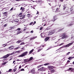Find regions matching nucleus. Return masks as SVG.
I'll list each match as a JSON object with an SVG mask.
<instances>
[{"mask_svg": "<svg viewBox=\"0 0 74 74\" xmlns=\"http://www.w3.org/2000/svg\"><path fill=\"white\" fill-rule=\"evenodd\" d=\"M16 53V52H13V53H10L6 55H5V56H3L2 58L3 59H5V58H7L10 55H14V54H15Z\"/></svg>", "mask_w": 74, "mask_h": 74, "instance_id": "obj_1", "label": "nucleus"}, {"mask_svg": "<svg viewBox=\"0 0 74 74\" xmlns=\"http://www.w3.org/2000/svg\"><path fill=\"white\" fill-rule=\"evenodd\" d=\"M28 53V51H25L22 53L21 55L19 56L18 57H23L26 56L27 54Z\"/></svg>", "mask_w": 74, "mask_h": 74, "instance_id": "obj_2", "label": "nucleus"}, {"mask_svg": "<svg viewBox=\"0 0 74 74\" xmlns=\"http://www.w3.org/2000/svg\"><path fill=\"white\" fill-rule=\"evenodd\" d=\"M61 37H62L61 38L62 39H64V38H66L67 37V35L66 34V33H64L61 35Z\"/></svg>", "mask_w": 74, "mask_h": 74, "instance_id": "obj_3", "label": "nucleus"}, {"mask_svg": "<svg viewBox=\"0 0 74 74\" xmlns=\"http://www.w3.org/2000/svg\"><path fill=\"white\" fill-rule=\"evenodd\" d=\"M38 71H45V68L44 67H42L40 69H38Z\"/></svg>", "mask_w": 74, "mask_h": 74, "instance_id": "obj_4", "label": "nucleus"}, {"mask_svg": "<svg viewBox=\"0 0 74 74\" xmlns=\"http://www.w3.org/2000/svg\"><path fill=\"white\" fill-rule=\"evenodd\" d=\"M49 33L48 34V35H52L53 34H54L55 33V30H53L51 31H50L49 32Z\"/></svg>", "mask_w": 74, "mask_h": 74, "instance_id": "obj_5", "label": "nucleus"}, {"mask_svg": "<svg viewBox=\"0 0 74 74\" xmlns=\"http://www.w3.org/2000/svg\"><path fill=\"white\" fill-rule=\"evenodd\" d=\"M58 18L57 17V16H56V15L54 16L53 17V20H51V21H52V22H55V21Z\"/></svg>", "mask_w": 74, "mask_h": 74, "instance_id": "obj_6", "label": "nucleus"}, {"mask_svg": "<svg viewBox=\"0 0 74 74\" xmlns=\"http://www.w3.org/2000/svg\"><path fill=\"white\" fill-rule=\"evenodd\" d=\"M73 43L74 42H72V43H69L68 44L64 46V47L65 48H66V47H70V46L71 45H72V44H73Z\"/></svg>", "mask_w": 74, "mask_h": 74, "instance_id": "obj_7", "label": "nucleus"}, {"mask_svg": "<svg viewBox=\"0 0 74 74\" xmlns=\"http://www.w3.org/2000/svg\"><path fill=\"white\" fill-rule=\"evenodd\" d=\"M36 69H33L32 70L30 71L31 73H32V74H36Z\"/></svg>", "mask_w": 74, "mask_h": 74, "instance_id": "obj_8", "label": "nucleus"}, {"mask_svg": "<svg viewBox=\"0 0 74 74\" xmlns=\"http://www.w3.org/2000/svg\"><path fill=\"white\" fill-rule=\"evenodd\" d=\"M68 71H71V72H74V69L69 68V69H68Z\"/></svg>", "mask_w": 74, "mask_h": 74, "instance_id": "obj_9", "label": "nucleus"}, {"mask_svg": "<svg viewBox=\"0 0 74 74\" xmlns=\"http://www.w3.org/2000/svg\"><path fill=\"white\" fill-rule=\"evenodd\" d=\"M49 38H50V37H46L45 38L44 41H45L46 42L49 39Z\"/></svg>", "mask_w": 74, "mask_h": 74, "instance_id": "obj_10", "label": "nucleus"}, {"mask_svg": "<svg viewBox=\"0 0 74 74\" xmlns=\"http://www.w3.org/2000/svg\"><path fill=\"white\" fill-rule=\"evenodd\" d=\"M59 8H57L56 9V11H55V12L56 13L60 12V10H59Z\"/></svg>", "mask_w": 74, "mask_h": 74, "instance_id": "obj_11", "label": "nucleus"}, {"mask_svg": "<svg viewBox=\"0 0 74 74\" xmlns=\"http://www.w3.org/2000/svg\"><path fill=\"white\" fill-rule=\"evenodd\" d=\"M53 66H48V69L49 70H51V69H53Z\"/></svg>", "mask_w": 74, "mask_h": 74, "instance_id": "obj_12", "label": "nucleus"}, {"mask_svg": "<svg viewBox=\"0 0 74 74\" xmlns=\"http://www.w3.org/2000/svg\"><path fill=\"white\" fill-rule=\"evenodd\" d=\"M56 71L55 69H52L51 71V73L52 74L53 73H56Z\"/></svg>", "mask_w": 74, "mask_h": 74, "instance_id": "obj_13", "label": "nucleus"}, {"mask_svg": "<svg viewBox=\"0 0 74 74\" xmlns=\"http://www.w3.org/2000/svg\"><path fill=\"white\" fill-rule=\"evenodd\" d=\"M25 8H23V7H21L20 8V10H22V11L23 12L24 11H25Z\"/></svg>", "mask_w": 74, "mask_h": 74, "instance_id": "obj_14", "label": "nucleus"}, {"mask_svg": "<svg viewBox=\"0 0 74 74\" xmlns=\"http://www.w3.org/2000/svg\"><path fill=\"white\" fill-rule=\"evenodd\" d=\"M24 61L25 62H29V60L28 59H25L24 60Z\"/></svg>", "mask_w": 74, "mask_h": 74, "instance_id": "obj_15", "label": "nucleus"}, {"mask_svg": "<svg viewBox=\"0 0 74 74\" xmlns=\"http://www.w3.org/2000/svg\"><path fill=\"white\" fill-rule=\"evenodd\" d=\"M37 37V36H36L35 37H34L33 38H30V40H34L35 39V38H36Z\"/></svg>", "mask_w": 74, "mask_h": 74, "instance_id": "obj_16", "label": "nucleus"}, {"mask_svg": "<svg viewBox=\"0 0 74 74\" xmlns=\"http://www.w3.org/2000/svg\"><path fill=\"white\" fill-rule=\"evenodd\" d=\"M22 33V31L21 30L20 31H18L17 32V34H20V33Z\"/></svg>", "mask_w": 74, "mask_h": 74, "instance_id": "obj_17", "label": "nucleus"}, {"mask_svg": "<svg viewBox=\"0 0 74 74\" xmlns=\"http://www.w3.org/2000/svg\"><path fill=\"white\" fill-rule=\"evenodd\" d=\"M66 7H67V6H66V5H64V6H63L64 8H63V10H65V9H66Z\"/></svg>", "mask_w": 74, "mask_h": 74, "instance_id": "obj_18", "label": "nucleus"}, {"mask_svg": "<svg viewBox=\"0 0 74 74\" xmlns=\"http://www.w3.org/2000/svg\"><path fill=\"white\" fill-rule=\"evenodd\" d=\"M33 59V57H31V58H30L29 59V62H30V61H31V60H32Z\"/></svg>", "mask_w": 74, "mask_h": 74, "instance_id": "obj_19", "label": "nucleus"}, {"mask_svg": "<svg viewBox=\"0 0 74 74\" xmlns=\"http://www.w3.org/2000/svg\"><path fill=\"white\" fill-rule=\"evenodd\" d=\"M7 14H8L7 12H5L3 13V15H7Z\"/></svg>", "mask_w": 74, "mask_h": 74, "instance_id": "obj_20", "label": "nucleus"}, {"mask_svg": "<svg viewBox=\"0 0 74 74\" xmlns=\"http://www.w3.org/2000/svg\"><path fill=\"white\" fill-rule=\"evenodd\" d=\"M33 50H34V49H32V50H31L29 53V54H30V53H32L33 52Z\"/></svg>", "mask_w": 74, "mask_h": 74, "instance_id": "obj_21", "label": "nucleus"}, {"mask_svg": "<svg viewBox=\"0 0 74 74\" xmlns=\"http://www.w3.org/2000/svg\"><path fill=\"white\" fill-rule=\"evenodd\" d=\"M73 57H70L68 58V59L69 60H71V59H73Z\"/></svg>", "mask_w": 74, "mask_h": 74, "instance_id": "obj_22", "label": "nucleus"}, {"mask_svg": "<svg viewBox=\"0 0 74 74\" xmlns=\"http://www.w3.org/2000/svg\"><path fill=\"white\" fill-rule=\"evenodd\" d=\"M22 40H18L16 42H17L18 44H19V43H20V42H22Z\"/></svg>", "mask_w": 74, "mask_h": 74, "instance_id": "obj_23", "label": "nucleus"}, {"mask_svg": "<svg viewBox=\"0 0 74 74\" xmlns=\"http://www.w3.org/2000/svg\"><path fill=\"white\" fill-rule=\"evenodd\" d=\"M25 44V43L23 42H22L20 44V45H24Z\"/></svg>", "mask_w": 74, "mask_h": 74, "instance_id": "obj_24", "label": "nucleus"}, {"mask_svg": "<svg viewBox=\"0 0 74 74\" xmlns=\"http://www.w3.org/2000/svg\"><path fill=\"white\" fill-rule=\"evenodd\" d=\"M21 29L20 28H18V29H16V30H18V31H20Z\"/></svg>", "mask_w": 74, "mask_h": 74, "instance_id": "obj_25", "label": "nucleus"}, {"mask_svg": "<svg viewBox=\"0 0 74 74\" xmlns=\"http://www.w3.org/2000/svg\"><path fill=\"white\" fill-rule=\"evenodd\" d=\"M49 64V63H47L44 64V66H47V65H48Z\"/></svg>", "mask_w": 74, "mask_h": 74, "instance_id": "obj_26", "label": "nucleus"}, {"mask_svg": "<svg viewBox=\"0 0 74 74\" xmlns=\"http://www.w3.org/2000/svg\"><path fill=\"white\" fill-rule=\"evenodd\" d=\"M42 66V65H41L38 66L37 67L38 69H39V68H40V67H41V66Z\"/></svg>", "mask_w": 74, "mask_h": 74, "instance_id": "obj_27", "label": "nucleus"}, {"mask_svg": "<svg viewBox=\"0 0 74 74\" xmlns=\"http://www.w3.org/2000/svg\"><path fill=\"white\" fill-rule=\"evenodd\" d=\"M42 48H41L39 50H38V52H40V51H41V50H42Z\"/></svg>", "mask_w": 74, "mask_h": 74, "instance_id": "obj_28", "label": "nucleus"}, {"mask_svg": "<svg viewBox=\"0 0 74 74\" xmlns=\"http://www.w3.org/2000/svg\"><path fill=\"white\" fill-rule=\"evenodd\" d=\"M31 15L30 14H28L27 15V16H27V17H29V16H30Z\"/></svg>", "mask_w": 74, "mask_h": 74, "instance_id": "obj_29", "label": "nucleus"}, {"mask_svg": "<svg viewBox=\"0 0 74 74\" xmlns=\"http://www.w3.org/2000/svg\"><path fill=\"white\" fill-rule=\"evenodd\" d=\"M65 48L64 46V47H60V48H59V49H62V48Z\"/></svg>", "mask_w": 74, "mask_h": 74, "instance_id": "obj_30", "label": "nucleus"}, {"mask_svg": "<svg viewBox=\"0 0 74 74\" xmlns=\"http://www.w3.org/2000/svg\"><path fill=\"white\" fill-rule=\"evenodd\" d=\"M10 29H14V27H13V26L10 27Z\"/></svg>", "mask_w": 74, "mask_h": 74, "instance_id": "obj_31", "label": "nucleus"}, {"mask_svg": "<svg viewBox=\"0 0 74 74\" xmlns=\"http://www.w3.org/2000/svg\"><path fill=\"white\" fill-rule=\"evenodd\" d=\"M16 71V68L14 69L13 70V71L14 72H15Z\"/></svg>", "mask_w": 74, "mask_h": 74, "instance_id": "obj_32", "label": "nucleus"}, {"mask_svg": "<svg viewBox=\"0 0 74 74\" xmlns=\"http://www.w3.org/2000/svg\"><path fill=\"white\" fill-rule=\"evenodd\" d=\"M40 30H42V29H43V27H41L40 28Z\"/></svg>", "mask_w": 74, "mask_h": 74, "instance_id": "obj_33", "label": "nucleus"}, {"mask_svg": "<svg viewBox=\"0 0 74 74\" xmlns=\"http://www.w3.org/2000/svg\"><path fill=\"white\" fill-rule=\"evenodd\" d=\"M62 30H63V29H60L58 30V32H60V31H62Z\"/></svg>", "mask_w": 74, "mask_h": 74, "instance_id": "obj_34", "label": "nucleus"}, {"mask_svg": "<svg viewBox=\"0 0 74 74\" xmlns=\"http://www.w3.org/2000/svg\"><path fill=\"white\" fill-rule=\"evenodd\" d=\"M63 44H64V43H61V44H60L59 46H60L61 45H63Z\"/></svg>", "mask_w": 74, "mask_h": 74, "instance_id": "obj_35", "label": "nucleus"}, {"mask_svg": "<svg viewBox=\"0 0 74 74\" xmlns=\"http://www.w3.org/2000/svg\"><path fill=\"white\" fill-rule=\"evenodd\" d=\"M11 71H12V69H10L9 70V72H11Z\"/></svg>", "mask_w": 74, "mask_h": 74, "instance_id": "obj_36", "label": "nucleus"}, {"mask_svg": "<svg viewBox=\"0 0 74 74\" xmlns=\"http://www.w3.org/2000/svg\"><path fill=\"white\" fill-rule=\"evenodd\" d=\"M22 60H19V59H17L16 60V61H21Z\"/></svg>", "mask_w": 74, "mask_h": 74, "instance_id": "obj_37", "label": "nucleus"}, {"mask_svg": "<svg viewBox=\"0 0 74 74\" xmlns=\"http://www.w3.org/2000/svg\"><path fill=\"white\" fill-rule=\"evenodd\" d=\"M71 12H73V9H71V10H70Z\"/></svg>", "mask_w": 74, "mask_h": 74, "instance_id": "obj_38", "label": "nucleus"}, {"mask_svg": "<svg viewBox=\"0 0 74 74\" xmlns=\"http://www.w3.org/2000/svg\"><path fill=\"white\" fill-rule=\"evenodd\" d=\"M70 52H68L66 54V55H68L69 54H70Z\"/></svg>", "mask_w": 74, "mask_h": 74, "instance_id": "obj_39", "label": "nucleus"}, {"mask_svg": "<svg viewBox=\"0 0 74 74\" xmlns=\"http://www.w3.org/2000/svg\"><path fill=\"white\" fill-rule=\"evenodd\" d=\"M12 47H14V46H10V47H9V48H12Z\"/></svg>", "mask_w": 74, "mask_h": 74, "instance_id": "obj_40", "label": "nucleus"}, {"mask_svg": "<svg viewBox=\"0 0 74 74\" xmlns=\"http://www.w3.org/2000/svg\"><path fill=\"white\" fill-rule=\"evenodd\" d=\"M5 64H6V62H4V63H3L2 64L3 65H5Z\"/></svg>", "mask_w": 74, "mask_h": 74, "instance_id": "obj_41", "label": "nucleus"}, {"mask_svg": "<svg viewBox=\"0 0 74 74\" xmlns=\"http://www.w3.org/2000/svg\"><path fill=\"white\" fill-rule=\"evenodd\" d=\"M21 71H25V70L23 69H21Z\"/></svg>", "mask_w": 74, "mask_h": 74, "instance_id": "obj_42", "label": "nucleus"}, {"mask_svg": "<svg viewBox=\"0 0 74 74\" xmlns=\"http://www.w3.org/2000/svg\"><path fill=\"white\" fill-rule=\"evenodd\" d=\"M64 0H60V2H63Z\"/></svg>", "mask_w": 74, "mask_h": 74, "instance_id": "obj_43", "label": "nucleus"}, {"mask_svg": "<svg viewBox=\"0 0 74 74\" xmlns=\"http://www.w3.org/2000/svg\"><path fill=\"white\" fill-rule=\"evenodd\" d=\"M33 22H31L30 23V24H29V25H32V24H33Z\"/></svg>", "mask_w": 74, "mask_h": 74, "instance_id": "obj_44", "label": "nucleus"}, {"mask_svg": "<svg viewBox=\"0 0 74 74\" xmlns=\"http://www.w3.org/2000/svg\"><path fill=\"white\" fill-rule=\"evenodd\" d=\"M19 47H17L16 48H15V49H18V48H19Z\"/></svg>", "mask_w": 74, "mask_h": 74, "instance_id": "obj_45", "label": "nucleus"}, {"mask_svg": "<svg viewBox=\"0 0 74 74\" xmlns=\"http://www.w3.org/2000/svg\"><path fill=\"white\" fill-rule=\"evenodd\" d=\"M7 24H5L3 26V27H6V26H7Z\"/></svg>", "mask_w": 74, "mask_h": 74, "instance_id": "obj_46", "label": "nucleus"}, {"mask_svg": "<svg viewBox=\"0 0 74 74\" xmlns=\"http://www.w3.org/2000/svg\"><path fill=\"white\" fill-rule=\"evenodd\" d=\"M13 8H11V9H10V11H12L13 10Z\"/></svg>", "mask_w": 74, "mask_h": 74, "instance_id": "obj_47", "label": "nucleus"}, {"mask_svg": "<svg viewBox=\"0 0 74 74\" xmlns=\"http://www.w3.org/2000/svg\"><path fill=\"white\" fill-rule=\"evenodd\" d=\"M73 25L72 24H70L69 25V26H72Z\"/></svg>", "mask_w": 74, "mask_h": 74, "instance_id": "obj_48", "label": "nucleus"}, {"mask_svg": "<svg viewBox=\"0 0 74 74\" xmlns=\"http://www.w3.org/2000/svg\"><path fill=\"white\" fill-rule=\"evenodd\" d=\"M36 21H34V23L33 24V25H34V24H36Z\"/></svg>", "mask_w": 74, "mask_h": 74, "instance_id": "obj_49", "label": "nucleus"}, {"mask_svg": "<svg viewBox=\"0 0 74 74\" xmlns=\"http://www.w3.org/2000/svg\"><path fill=\"white\" fill-rule=\"evenodd\" d=\"M29 33V32H25V33H26V34H27V33Z\"/></svg>", "mask_w": 74, "mask_h": 74, "instance_id": "obj_50", "label": "nucleus"}, {"mask_svg": "<svg viewBox=\"0 0 74 74\" xmlns=\"http://www.w3.org/2000/svg\"><path fill=\"white\" fill-rule=\"evenodd\" d=\"M19 69H21V65L19 67Z\"/></svg>", "mask_w": 74, "mask_h": 74, "instance_id": "obj_51", "label": "nucleus"}, {"mask_svg": "<svg viewBox=\"0 0 74 74\" xmlns=\"http://www.w3.org/2000/svg\"><path fill=\"white\" fill-rule=\"evenodd\" d=\"M26 16V15H23V16H20V17H21V16Z\"/></svg>", "mask_w": 74, "mask_h": 74, "instance_id": "obj_52", "label": "nucleus"}, {"mask_svg": "<svg viewBox=\"0 0 74 74\" xmlns=\"http://www.w3.org/2000/svg\"><path fill=\"white\" fill-rule=\"evenodd\" d=\"M39 14V12H38V11L37 12V13H36V14Z\"/></svg>", "mask_w": 74, "mask_h": 74, "instance_id": "obj_53", "label": "nucleus"}, {"mask_svg": "<svg viewBox=\"0 0 74 74\" xmlns=\"http://www.w3.org/2000/svg\"><path fill=\"white\" fill-rule=\"evenodd\" d=\"M25 18V17H22L21 19H23V18Z\"/></svg>", "mask_w": 74, "mask_h": 74, "instance_id": "obj_54", "label": "nucleus"}, {"mask_svg": "<svg viewBox=\"0 0 74 74\" xmlns=\"http://www.w3.org/2000/svg\"><path fill=\"white\" fill-rule=\"evenodd\" d=\"M31 33H33V31H31Z\"/></svg>", "mask_w": 74, "mask_h": 74, "instance_id": "obj_55", "label": "nucleus"}, {"mask_svg": "<svg viewBox=\"0 0 74 74\" xmlns=\"http://www.w3.org/2000/svg\"><path fill=\"white\" fill-rule=\"evenodd\" d=\"M67 62H70V61L68 60L67 61Z\"/></svg>", "mask_w": 74, "mask_h": 74, "instance_id": "obj_56", "label": "nucleus"}, {"mask_svg": "<svg viewBox=\"0 0 74 74\" xmlns=\"http://www.w3.org/2000/svg\"><path fill=\"white\" fill-rule=\"evenodd\" d=\"M17 52H18V53H20V51H17Z\"/></svg>", "mask_w": 74, "mask_h": 74, "instance_id": "obj_57", "label": "nucleus"}, {"mask_svg": "<svg viewBox=\"0 0 74 74\" xmlns=\"http://www.w3.org/2000/svg\"><path fill=\"white\" fill-rule=\"evenodd\" d=\"M25 49V47H23L21 48L22 49Z\"/></svg>", "mask_w": 74, "mask_h": 74, "instance_id": "obj_58", "label": "nucleus"}, {"mask_svg": "<svg viewBox=\"0 0 74 74\" xmlns=\"http://www.w3.org/2000/svg\"><path fill=\"white\" fill-rule=\"evenodd\" d=\"M25 30H26V29L24 28L23 29V31H25Z\"/></svg>", "mask_w": 74, "mask_h": 74, "instance_id": "obj_59", "label": "nucleus"}, {"mask_svg": "<svg viewBox=\"0 0 74 74\" xmlns=\"http://www.w3.org/2000/svg\"><path fill=\"white\" fill-rule=\"evenodd\" d=\"M12 58H10V59L9 60H12Z\"/></svg>", "mask_w": 74, "mask_h": 74, "instance_id": "obj_60", "label": "nucleus"}, {"mask_svg": "<svg viewBox=\"0 0 74 74\" xmlns=\"http://www.w3.org/2000/svg\"><path fill=\"white\" fill-rule=\"evenodd\" d=\"M15 62V61H13V63H14Z\"/></svg>", "mask_w": 74, "mask_h": 74, "instance_id": "obj_61", "label": "nucleus"}, {"mask_svg": "<svg viewBox=\"0 0 74 74\" xmlns=\"http://www.w3.org/2000/svg\"><path fill=\"white\" fill-rule=\"evenodd\" d=\"M22 13H20V15H22Z\"/></svg>", "mask_w": 74, "mask_h": 74, "instance_id": "obj_62", "label": "nucleus"}, {"mask_svg": "<svg viewBox=\"0 0 74 74\" xmlns=\"http://www.w3.org/2000/svg\"><path fill=\"white\" fill-rule=\"evenodd\" d=\"M60 6H61V5H60L59 7H60Z\"/></svg>", "mask_w": 74, "mask_h": 74, "instance_id": "obj_63", "label": "nucleus"}, {"mask_svg": "<svg viewBox=\"0 0 74 74\" xmlns=\"http://www.w3.org/2000/svg\"><path fill=\"white\" fill-rule=\"evenodd\" d=\"M73 64H74V61L73 62Z\"/></svg>", "mask_w": 74, "mask_h": 74, "instance_id": "obj_64", "label": "nucleus"}]
</instances>
